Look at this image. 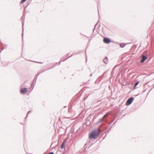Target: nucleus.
<instances>
[{"mask_svg":"<svg viewBox=\"0 0 154 154\" xmlns=\"http://www.w3.org/2000/svg\"><path fill=\"white\" fill-rule=\"evenodd\" d=\"M100 131L99 128L93 131L89 135L90 139H96L99 135Z\"/></svg>","mask_w":154,"mask_h":154,"instance_id":"1","label":"nucleus"},{"mask_svg":"<svg viewBox=\"0 0 154 154\" xmlns=\"http://www.w3.org/2000/svg\"><path fill=\"white\" fill-rule=\"evenodd\" d=\"M134 100V98L131 97L128 99L126 101V104L127 106L130 105L132 102Z\"/></svg>","mask_w":154,"mask_h":154,"instance_id":"2","label":"nucleus"},{"mask_svg":"<svg viewBox=\"0 0 154 154\" xmlns=\"http://www.w3.org/2000/svg\"><path fill=\"white\" fill-rule=\"evenodd\" d=\"M109 112L107 113L100 120V121L98 122H99L102 123V122H106V121L105 120V118L107 117V116L109 115Z\"/></svg>","mask_w":154,"mask_h":154,"instance_id":"3","label":"nucleus"},{"mask_svg":"<svg viewBox=\"0 0 154 154\" xmlns=\"http://www.w3.org/2000/svg\"><path fill=\"white\" fill-rule=\"evenodd\" d=\"M103 42L105 43L108 44L111 41L109 39L107 38H105L103 39Z\"/></svg>","mask_w":154,"mask_h":154,"instance_id":"4","label":"nucleus"},{"mask_svg":"<svg viewBox=\"0 0 154 154\" xmlns=\"http://www.w3.org/2000/svg\"><path fill=\"white\" fill-rule=\"evenodd\" d=\"M27 91V89L26 88H21L20 92L21 93L24 94Z\"/></svg>","mask_w":154,"mask_h":154,"instance_id":"5","label":"nucleus"},{"mask_svg":"<svg viewBox=\"0 0 154 154\" xmlns=\"http://www.w3.org/2000/svg\"><path fill=\"white\" fill-rule=\"evenodd\" d=\"M142 59L140 60L141 63H143L145 60L146 59L147 57L144 55H143L142 57Z\"/></svg>","mask_w":154,"mask_h":154,"instance_id":"6","label":"nucleus"},{"mask_svg":"<svg viewBox=\"0 0 154 154\" xmlns=\"http://www.w3.org/2000/svg\"><path fill=\"white\" fill-rule=\"evenodd\" d=\"M103 62L104 63L106 64L108 62V58L107 57H105L103 60Z\"/></svg>","mask_w":154,"mask_h":154,"instance_id":"7","label":"nucleus"},{"mask_svg":"<svg viewBox=\"0 0 154 154\" xmlns=\"http://www.w3.org/2000/svg\"><path fill=\"white\" fill-rule=\"evenodd\" d=\"M125 45V44L121 43L120 44V47L122 48L124 47Z\"/></svg>","mask_w":154,"mask_h":154,"instance_id":"8","label":"nucleus"},{"mask_svg":"<svg viewBox=\"0 0 154 154\" xmlns=\"http://www.w3.org/2000/svg\"><path fill=\"white\" fill-rule=\"evenodd\" d=\"M65 147V143L64 141H63V143H62L61 146V148L62 149H63Z\"/></svg>","mask_w":154,"mask_h":154,"instance_id":"9","label":"nucleus"},{"mask_svg":"<svg viewBox=\"0 0 154 154\" xmlns=\"http://www.w3.org/2000/svg\"><path fill=\"white\" fill-rule=\"evenodd\" d=\"M139 83V82H137L134 85V87H135Z\"/></svg>","mask_w":154,"mask_h":154,"instance_id":"10","label":"nucleus"},{"mask_svg":"<svg viewBox=\"0 0 154 154\" xmlns=\"http://www.w3.org/2000/svg\"><path fill=\"white\" fill-rule=\"evenodd\" d=\"M26 0H22L20 2L21 3H23L25 2Z\"/></svg>","mask_w":154,"mask_h":154,"instance_id":"11","label":"nucleus"},{"mask_svg":"<svg viewBox=\"0 0 154 154\" xmlns=\"http://www.w3.org/2000/svg\"><path fill=\"white\" fill-rule=\"evenodd\" d=\"M24 24V22H22V27H23V28Z\"/></svg>","mask_w":154,"mask_h":154,"instance_id":"12","label":"nucleus"},{"mask_svg":"<svg viewBox=\"0 0 154 154\" xmlns=\"http://www.w3.org/2000/svg\"><path fill=\"white\" fill-rule=\"evenodd\" d=\"M49 154H54V153L53 152H50Z\"/></svg>","mask_w":154,"mask_h":154,"instance_id":"13","label":"nucleus"},{"mask_svg":"<svg viewBox=\"0 0 154 154\" xmlns=\"http://www.w3.org/2000/svg\"><path fill=\"white\" fill-rule=\"evenodd\" d=\"M30 111H29L28 112V113H27V115H28V114H29V113H30Z\"/></svg>","mask_w":154,"mask_h":154,"instance_id":"14","label":"nucleus"},{"mask_svg":"<svg viewBox=\"0 0 154 154\" xmlns=\"http://www.w3.org/2000/svg\"><path fill=\"white\" fill-rule=\"evenodd\" d=\"M22 38H23V33L22 34Z\"/></svg>","mask_w":154,"mask_h":154,"instance_id":"15","label":"nucleus"}]
</instances>
